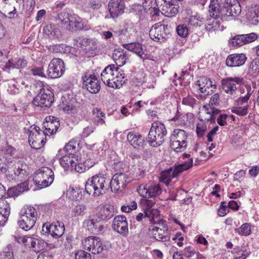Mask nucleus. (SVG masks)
Returning a JSON list of instances; mask_svg holds the SVG:
<instances>
[{
    "mask_svg": "<svg viewBox=\"0 0 259 259\" xmlns=\"http://www.w3.org/2000/svg\"><path fill=\"white\" fill-rule=\"evenodd\" d=\"M70 23V30L75 29V30L88 29V22L86 20H83L79 17L73 16L71 19Z\"/></svg>",
    "mask_w": 259,
    "mask_h": 259,
    "instance_id": "72a5a7b5",
    "label": "nucleus"
},
{
    "mask_svg": "<svg viewBox=\"0 0 259 259\" xmlns=\"http://www.w3.org/2000/svg\"><path fill=\"white\" fill-rule=\"evenodd\" d=\"M82 79L83 85L90 93L96 94L100 91V82L94 74L86 72L82 76Z\"/></svg>",
    "mask_w": 259,
    "mask_h": 259,
    "instance_id": "2eb2a0df",
    "label": "nucleus"
},
{
    "mask_svg": "<svg viewBox=\"0 0 259 259\" xmlns=\"http://www.w3.org/2000/svg\"><path fill=\"white\" fill-rule=\"evenodd\" d=\"M113 216V208L111 206L101 207L99 211L97 218L101 221H106Z\"/></svg>",
    "mask_w": 259,
    "mask_h": 259,
    "instance_id": "e433bc0d",
    "label": "nucleus"
},
{
    "mask_svg": "<svg viewBox=\"0 0 259 259\" xmlns=\"http://www.w3.org/2000/svg\"><path fill=\"white\" fill-rule=\"evenodd\" d=\"M49 178H54L53 171L49 167H42L35 172L33 177V182L38 184L41 179H48Z\"/></svg>",
    "mask_w": 259,
    "mask_h": 259,
    "instance_id": "c85d7f7f",
    "label": "nucleus"
},
{
    "mask_svg": "<svg viewBox=\"0 0 259 259\" xmlns=\"http://www.w3.org/2000/svg\"><path fill=\"white\" fill-rule=\"evenodd\" d=\"M4 1L0 0V9L5 15H7L10 18H14L16 10L15 6L12 5L10 2Z\"/></svg>",
    "mask_w": 259,
    "mask_h": 259,
    "instance_id": "2f4dec72",
    "label": "nucleus"
},
{
    "mask_svg": "<svg viewBox=\"0 0 259 259\" xmlns=\"http://www.w3.org/2000/svg\"><path fill=\"white\" fill-rule=\"evenodd\" d=\"M156 5L161 9V12L166 17H172L179 13V5L172 0H156Z\"/></svg>",
    "mask_w": 259,
    "mask_h": 259,
    "instance_id": "9d476101",
    "label": "nucleus"
},
{
    "mask_svg": "<svg viewBox=\"0 0 259 259\" xmlns=\"http://www.w3.org/2000/svg\"><path fill=\"white\" fill-rule=\"evenodd\" d=\"M27 64V61L24 58H17L15 60H9L5 66V69L7 71L11 68H24Z\"/></svg>",
    "mask_w": 259,
    "mask_h": 259,
    "instance_id": "f704fd0d",
    "label": "nucleus"
},
{
    "mask_svg": "<svg viewBox=\"0 0 259 259\" xmlns=\"http://www.w3.org/2000/svg\"><path fill=\"white\" fill-rule=\"evenodd\" d=\"M45 133L47 135H53L56 133L60 126V122L58 119L54 116H49L46 117V122L44 123Z\"/></svg>",
    "mask_w": 259,
    "mask_h": 259,
    "instance_id": "a878e982",
    "label": "nucleus"
},
{
    "mask_svg": "<svg viewBox=\"0 0 259 259\" xmlns=\"http://www.w3.org/2000/svg\"><path fill=\"white\" fill-rule=\"evenodd\" d=\"M10 205L6 200H0V227L4 226L10 214Z\"/></svg>",
    "mask_w": 259,
    "mask_h": 259,
    "instance_id": "cd10ccee",
    "label": "nucleus"
},
{
    "mask_svg": "<svg viewBox=\"0 0 259 259\" xmlns=\"http://www.w3.org/2000/svg\"><path fill=\"white\" fill-rule=\"evenodd\" d=\"M236 2H239L238 0H223L222 2V9H228L233 5L236 4Z\"/></svg>",
    "mask_w": 259,
    "mask_h": 259,
    "instance_id": "338daca9",
    "label": "nucleus"
},
{
    "mask_svg": "<svg viewBox=\"0 0 259 259\" xmlns=\"http://www.w3.org/2000/svg\"><path fill=\"white\" fill-rule=\"evenodd\" d=\"M259 13V7L255 6L254 8H252L248 10L246 14L247 19L251 21L253 24H255L258 22Z\"/></svg>",
    "mask_w": 259,
    "mask_h": 259,
    "instance_id": "a18cd8bd",
    "label": "nucleus"
},
{
    "mask_svg": "<svg viewBox=\"0 0 259 259\" xmlns=\"http://www.w3.org/2000/svg\"><path fill=\"white\" fill-rule=\"evenodd\" d=\"M167 130L165 125L161 121L154 122L148 133L147 142L153 147L161 145L165 141Z\"/></svg>",
    "mask_w": 259,
    "mask_h": 259,
    "instance_id": "7ed1b4c3",
    "label": "nucleus"
},
{
    "mask_svg": "<svg viewBox=\"0 0 259 259\" xmlns=\"http://www.w3.org/2000/svg\"><path fill=\"white\" fill-rule=\"evenodd\" d=\"M177 176L174 175V169L172 167L169 168L168 169L162 171L160 174V181L168 185L171 182V179L177 178Z\"/></svg>",
    "mask_w": 259,
    "mask_h": 259,
    "instance_id": "c03bdc74",
    "label": "nucleus"
},
{
    "mask_svg": "<svg viewBox=\"0 0 259 259\" xmlns=\"http://www.w3.org/2000/svg\"><path fill=\"white\" fill-rule=\"evenodd\" d=\"M206 130V125L201 123H198L196 126V133L198 137H202Z\"/></svg>",
    "mask_w": 259,
    "mask_h": 259,
    "instance_id": "680f3d73",
    "label": "nucleus"
},
{
    "mask_svg": "<svg viewBox=\"0 0 259 259\" xmlns=\"http://www.w3.org/2000/svg\"><path fill=\"white\" fill-rule=\"evenodd\" d=\"M28 133V141L31 148L39 149L45 145L47 135L45 131L40 130L38 126L33 125L29 128Z\"/></svg>",
    "mask_w": 259,
    "mask_h": 259,
    "instance_id": "423d86ee",
    "label": "nucleus"
},
{
    "mask_svg": "<svg viewBox=\"0 0 259 259\" xmlns=\"http://www.w3.org/2000/svg\"><path fill=\"white\" fill-rule=\"evenodd\" d=\"M82 244L85 249L94 254H99L104 250L107 249L106 246L103 245L100 239L95 236L86 238Z\"/></svg>",
    "mask_w": 259,
    "mask_h": 259,
    "instance_id": "9b49d317",
    "label": "nucleus"
},
{
    "mask_svg": "<svg viewBox=\"0 0 259 259\" xmlns=\"http://www.w3.org/2000/svg\"><path fill=\"white\" fill-rule=\"evenodd\" d=\"M182 103L193 109L197 105V100L192 96L188 95L182 99Z\"/></svg>",
    "mask_w": 259,
    "mask_h": 259,
    "instance_id": "603ef678",
    "label": "nucleus"
},
{
    "mask_svg": "<svg viewBox=\"0 0 259 259\" xmlns=\"http://www.w3.org/2000/svg\"><path fill=\"white\" fill-rule=\"evenodd\" d=\"M83 224L86 225L88 230L94 234H97L103 231L104 225L100 220H98L96 217H89L84 221Z\"/></svg>",
    "mask_w": 259,
    "mask_h": 259,
    "instance_id": "412c9836",
    "label": "nucleus"
},
{
    "mask_svg": "<svg viewBox=\"0 0 259 259\" xmlns=\"http://www.w3.org/2000/svg\"><path fill=\"white\" fill-rule=\"evenodd\" d=\"M74 159L75 157H74L73 155L68 154L60 158L59 161L61 166L65 169L70 168L71 170H72Z\"/></svg>",
    "mask_w": 259,
    "mask_h": 259,
    "instance_id": "a19ab883",
    "label": "nucleus"
},
{
    "mask_svg": "<svg viewBox=\"0 0 259 259\" xmlns=\"http://www.w3.org/2000/svg\"><path fill=\"white\" fill-rule=\"evenodd\" d=\"M184 255L188 259H201V254L193 246H188L184 250Z\"/></svg>",
    "mask_w": 259,
    "mask_h": 259,
    "instance_id": "37998d69",
    "label": "nucleus"
},
{
    "mask_svg": "<svg viewBox=\"0 0 259 259\" xmlns=\"http://www.w3.org/2000/svg\"><path fill=\"white\" fill-rule=\"evenodd\" d=\"M209 12L211 17H219L220 16V10L222 9V5L220 4L218 0H210Z\"/></svg>",
    "mask_w": 259,
    "mask_h": 259,
    "instance_id": "4c0bfd02",
    "label": "nucleus"
},
{
    "mask_svg": "<svg viewBox=\"0 0 259 259\" xmlns=\"http://www.w3.org/2000/svg\"><path fill=\"white\" fill-rule=\"evenodd\" d=\"M223 90L228 94L233 95L235 94L237 87L236 84H242L244 82L242 77H227L222 80Z\"/></svg>",
    "mask_w": 259,
    "mask_h": 259,
    "instance_id": "f3484780",
    "label": "nucleus"
},
{
    "mask_svg": "<svg viewBox=\"0 0 259 259\" xmlns=\"http://www.w3.org/2000/svg\"><path fill=\"white\" fill-rule=\"evenodd\" d=\"M243 34L234 36L230 41V43L234 47H239L246 44Z\"/></svg>",
    "mask_w": 259,
    "mask_h": 259,
    "instance_id": "09e8293b",
    "label": "nucleus"
},
{
    "mask_svg": "<svg viewBox=\"0 0 259 259\" xmlns=\"http://www.w3.org/2000/svg\"><path fill=\"white\" fill-rule=\"evenodd\" d=\"M12 163L14 175L17 177V181H22L29 174L28 165L22 160H15Z\"/></svg>",
    "mask_w": 259,
    "mask_h": 259,
    "instance_id": "6ab92c4d",
    "label": "nucleus"
},
{
    "mask_svg": "<svg viewBox=\"0 0 259 259\" xmlns=\"http://www.w3.org/2000/svg\"><path fill=\"white\" fill-rule=\"evenodd\" d=\"M246 60V55L243 53L232 54L227 57L226 64L229 67H240L244 64Z\"/></svg>",
    "mask_w": 259,
    "mask_h": 259,
    "instance_id": "5701e85b",
    "label": "nucleus"
},
{
    "mask_svg": "<svg viewBox=\"0 0 259 259\" xmlns=\"http://www.w3.org/2000/svg\"><path fill=\"white\" fill-rule=\"evenodd\" d=\"M235 5L231 6L228 9H221L220 10V19L223 20L224 19H227V17L232 16L236 17L238 16L241 12V8L239 2L235 1Z\"/></svg>",
    "mask_w": 259,
    "mask_h": 259,
    "instance_id": "bb28decb",
    "label": "nucleus"
},
{
    "mask_svg": "<svg viewBox=\"0 0 259 259\" xmlns=\"http://www.w3.org/2000/svg\"><path fill=\"white\" fill-rule=\"evenodd\" d=\"M30 72L34 75H38L41 77L45 76L42 67L34 66L31 69Z\"/></svg>",
    "mask_w": 259,
    "mask_h": 259,
    "instance_id": "e2e57ef3",
    "label": "nucleus"
},
{
    "mask_svg": "<svg viewBox=\"0 0 259 259\" xmlns=\"http://www.w3.org/2000/svg\"><path fill=\"white\" fill-rule=\"evenodd\" d=\"M73 169H74L76 172L79 173H82L87 169L84 163H76L75 161L73 165Z\"/></svg>",
    "mask_w": 259,
    "mask_h": 259,
    "instance_id": "052dcab7",
    "label": "nucleus"
},
{
    "mask_svg": "<svg viewBox=\"0 0 259 259\" xmlns=\"http://www.w3.org/2000/svg\"><path fill=\"white\" fill-rule=\"evenodd\" d=\"M44 35L50 38L57 37L60 34L59 30L55 25L49 24L46 25L43 29Z\"/></svg>",
    "mask_w": 259,
    "mask_h": 259,
    "instance_id": "58836bf2",
    "label": "nucleus"
},
{
    "mask_svg": "<svg viewBox=\"0 0 259 259\" xmlns=\"http://www.w3.org/2000/svg\"><path fill=\"white\" fill-rule=\"evenodd\" d=\"M112 58L118 66L121 67L126 63V57L123 50H114L112 54Z\"/></svg>",
    "mask_w": 259,
    "mask_h": 259,
    "instance_id": "79ce46f5",
    "label": "nucleus"
},
{
    "mask_svg": "<svg viewBox=\"0 0 259 259\" xmlns=\"http://www.w3.org/2000/svg\"><path fill=\"white\" fill-rule=\"evenodd\" d=\"M188 23L191 26L200 27L203 24V19L198 15L190 16L188 18Z\"/></svg>",
    "mask_w": 259,
    "mask_h": 259,
    "instance_id": "de8ad7c7",
    "label": "nucleus"
},
{
    "mask_svg": "<svg viewBox=\"0 0 259 259\" xmlns=\"http://www.w3.org/2000/svg\"><path fill=\"white\" fill-rule=\"evenodd\" d=\"M149 230L151 237L156 241L166 242L170 240V231L167 226H164L162 228H160L151 226Z\"/></svg>",
    "mask_w": 259,
    "mask_h": 259,
    "instance_id": "dca6fc26",
    "label": "nucleus"
},
{
    "mask_svg": "<svg viewBox=\"0 0 259 259\" xmlns=\"http://www.w3.org/2000/svg\"><path fill=\"white\" fill-rule=\"evenodd\" d=\"M123 47L125 49L136 54L143 61L150 59V55L144 53L142 44L139 42L123 44Z\"/></svg>",
    "mask_w": 259,
    "mask_h": 259,
    "instance_id": "393cba45",
    "label": "nucleus"
},
{
    "mask_svg": "<svg viewBox=\"0 0 259 259\" xmlns=\"http://www.w3.org/2000/svg\"><path fill=\"white\" fill-rule=\"evenodd\" d=\"M203 108L205 109L206 113L209 115V117L205 119V120L210 121L211 123L215 122V116L220 112V110L218 109H214L213 108H211V107L209 108V107L206 105L204 106Z\"/></svg>",
    "mask_w": 259,
    "mask_h": 259,
    "instance_id": "49530a36",
    "label": "nucleus"
},
{
    "mask_svg": "<svg viewBox=\"0 0 259 259\" xmlns=\"http://www.w3.org/2000/svg\"><path fill=\"white\" fill-rule=\"evenodd\" d=\"M228 117V115L226 114H221L219 115L217 118V122L221 126H225L227 124L225 119Z\"/></svg>",
    "mask_w": 259,
    "mask_h": 259,
    "instance_id": "774afa93",
    "label": "nucleus"
},
{
    "mask_svg": "<svg viewBox=\"0 0 259 259\" xmlns=\"http://www.w3.org/2000/svg\"><path fill=\"white\" fill-rule=\"evenodd\" d=\"M65 71V65L63 60L60 58H54L49 64L48 75L51 78H57L61 76Z\"/></svg>",
    "mask_w": 259,
    "mask_h": 259,
    "instance_id": "ddd939ff",
    "label": "nucleus"
},
{
    "mask_svg": "<svg viewBox=\"0 0 259 259\" xmlns=\"http://www.w3.org/2000/svg\"><path fill=\"white\" fill-rule=\"evenodd\" d=\"M176 30L178 34L182 37H186L188 35V28L185 24L178 25Z\"/></svg>",
    "mask_w": 259,
    "mask_h": 259,
    "instance_id": "6e6d98bb",
    "label": "nucleus"
},
{
    "mask_svg": "<svg viewBox=\"0 0 259 259\" xmlns=\"http://www.w3.org/2000/svg\"><path fill=\"white\" fill-rule=\"evenodd\" d=\"M188 134L180 128H176L170 138V146L176 152L184 151L187 147V140Z\"/></svg>",
    "mask_w": 259,
    "mask_h": 259,
    "instance_id": "39448f33",
    "label": "nucleus"
},
{
    "mask_svg": "<svg viewBox=\"0 0 259 259\" xmlns=\"http://www.w3.org/2000/svg\"><path fill=\"white\" fill-rule=\"evenodd\" d=\"M75 148H76V146L74 145L72 142H69L65 145V146L64 147L63 149L60 150L58 151V155L59 156V155H61V154H63V152H66L68 154H71V155H73L72 153H73V151L75 150Z\"/></svg>",
    "mask_w": 259,
    "mask_h": 259,
    "instance_id": "5fc2aeb1",
    "label": "nucleus"
},
{
    "mask_svg": "<svg viewBox=\"0 0 259 259\" xmlns=\"http://www.w3.org/2000/svg\"><path fill=\"white\" fill-rule=\"evenodd\" d=\"M74 255L75 259H91V254L82 250H77Z\"/></svg>",
    "mask_w": 259,
    "mask_h": 259,
    "instance_id": "4d7b16f0",
    "label": "nucleus"
},
{
    "mask_svg": "<svg viewBox=\"0 0 259 259\" xmlns=\"http://www.w3.org/2000/svg\"><path fill=\"white\" fill-rule=\"evenodd\" d=\"M130 182L128 176L124 173L115 174L111 180L110 179V189L112 192H117L124 189L126 184Z\"/></svg>",
    "mask_w": 259,
    "mask_h": 259,
    "instance_id": "4468645a",
    "label": "nucleus"
},
{
    "mask_svg": "<svg viewBox=\"0 0 259 259\" xmlns=\"http://www.w3.org/2000/svg\"><path fill=\"white\" fill-rule=\"evenodd\" d=\"M31 242V247L32 249L36 252H38L40 250L43 249V246L37 247V241H39L37 239L33 238H30Z\"/></svg>",
    "mask_w": 259,
    "mask_h": 259,
    "instance_id": "69168bd1",
    "label": "nucleus"
},
{
    "mask_svg": "<svg viewBox=\"0 0 259 259\" xmlns=\"http://www.w3.org/2000/svg\"><path fill=\"white\" fill-rule=\"evenodd\" d=\"M195 85L199 87V90L201 93L206 95L209 93L207 91L209 88L212 87V81L205 76L200 77V78L195 82Z\"/></svg>",
    "mask_w": 259,
    "mask_h": 259,
    "instance_id": "c756f323",
    "label": "nucleus"
},
{
    "mask_svg": "<svg viewBox=\"0 0 259 259\" xmlns=\"http://www.w3.org/2000/svg\"><path fill=\"white\" fill-rule=\"evenodd\" d=\"M236 233L242 236H248L251 234L250 226L248 223L243 224L240 227L235 229Z\"/></svg>",
    "mask_w": 259,
    "mask_h": 259,
    "instance_id": "8fccbe9b",
    "label": "nucleus"
},
{
    "mask_svg": "<svg viewBox=\"0 0 259 259\" xmlns=\"http://www.w3.org/2000/svg\"><path fill=\"white\" fill-rule=\"evenodd\" d=\"M54 178H49L48 179H41L40 182H39L38 184L36 183H34L39 188L42 189L46 187H47L49 185H50L53 182Z\"/></svg>",
    "mask_w": 259,
    "mask_h": 259,
    "instance_id": "13d9d810",
    "label": "nucleus"
},
{
    "mask_svg": "<svg viewBox=\"0 0 259 259\" xmlns=\"http://www.w3.org/2000/svg\"><path fill=\"white\" fill-rule=\"evenodd\" d=\"M28 190V185L26 183H22L17 186L9 189L7 195L9 197H17L22 192Z\"/></svg>",
    "mask_w": 259,
    "mask_h": 259,
    "instance_id": "c9c22d12",
    "label": "nucleus"
},
{
    "mask_svg": "<svg viewBox=\"0 0 259 259\" xmlns=\"http://www.w3.org/2000/svg\"><path fill=\"white\" fill-rule=\"evenodd\" d=\"M96 49L97 46L94 42L87 41L84 48L82 47V55L87 58L94 57L96 54Z\"/></svg>",
    "mask_w": 259,
    "mask_h": 259,
    "instance_id": "ea45409f",
    "label": "nucleus"
},
{
    "mask_svg": "<svg viewBox=\"0 0 259 259\" xmlns=\"http://www.w3.org/2000/svg\"><path fill=\"white\" fill-rule=\"evenodd\" d=\"M137 192L143 197L154 198L161 194L162 190L159 184H147L140 185L137 188Z\"/></svg>",
    "mask_w": 259,
    "mask_h": 259,
    "instance_id": "f8f14e48",
    "label": "nucleus"
},
{
    "mask_svg": "<svg viewBox=\"0 0 259 259\" xmlns=\"http://www.w3.org/2000/svg\"><path fill=\"white\" fill-rule=\"evenodd\" d=\"M193 158L189 159L187 161L180 164H175L174 166V176H179L184 171L188 170L193 166Z\"/></svg>",
    "mask_w": 259,
    "mask_h": 259,
    "instance_id": "473e14b6",
    "label": "nucleus"
},
{
    "mask_svg": "<svg viewBox=\"0 0 259 259\" xmlns=\"http://www.w3.org/2000/svg\"><path fill=\"white\" fill-rule=\"evenodd\" d=\"M253 92L250 87L247 88V93L244 96H240L235 101V106L233 107L231 111L239 116H245L248 112L249 105L248 102Z\"/></svg>",
    "mask_w": 259,
    "mask_h": 259,
    "instance_id": "0eeeda50",
    "label": "nucleus"
},
{
    "mask_svg": "<svg viewBox=\"0 0 259 259\" xmlns=\"http://www.w3.org/2000/svg\"><path fill=\"white\" fill-rule=\"evenodd\" d=\"M143 210L151 212V213L153 211L152 207L155 204V202L151 200L145 199L143 202Z\"/></svg>",
    "mask_w": 259,
    "mask_h": 259,
    "instance_id": "bf43d9fd",
    "label": "nucleus"
},
{
    "mask_svg": "<svg viewBox=\"0 0 259 259\" xmlns=\"http://www.w3.org/2000/svg\"><path fill=\"white\" fill-rule=\"evenodd\" d=\"M112 227L115 231L123 236L128 234V224L126 218L123 215H117L114 218Z\"/></svg>",
    "mask_w": 259,
    "mask_h": 259,
    "instance_id": "aec40b11",
    "label": "nucleus"
},
{
    "mask_svg": "<svg viewBox=\"0 0 259 259\" xmlns=\"http://www.w3.org/2000/svg\"><path fill=\"white\" fill-rule=\"evenodd\" d=\"M243 36L245 37L244 40L246 42V44L253 42L254 40H255L258 37L256 33L254 32H252L249 34H243Z\"/></svg>",
    "mask_w": 259,
    "mask_h": 259,
    "instance_id": "0e129e2a",
    "label": "nucleus"
},
{
    "mask_svg": "<svg viewBox=\"0 0 259 259\" xmlns=\"http://www.w3.org/2000/svg\"><path fill=\"white\" fill-rule=\"evenodd\" d=\"M37 216V211L33 207H27V209L21 214L18 224L22 229L28 231L34 226Z\"/></svg>",
    "mask_w": 259,
    "mask_h": 259,
    "instance_id": "6e6552de",
    "label": "nucleus"
},
{
    "mask_svg": "<svg viewBox=\"0 0 259 259\" xmlns=\"http://www.w3.org/2000/svg\"><path fill=\"white\" fill-rule=\"evenodd\" d=\"M127 139L131 145L138 150H143L146 143L144 138L139 133L131 132L127 135Z\"/></svg>",
    "mask_w": 259,
    "mask_h": 259,
    "instance_id": "4be33fe9",
    "label": "nucleus"
},
{
    "mask_svg": "<svg viewBox=\"0 0 259 259\" xmlns=\"http://www.w3.org/2000/svg\"><path fill=\"white\" fill-rule=\"evenodd\" d=\"M65 230L64 225L63 223L57 222L51 224H45L42 228V231L44 234H50L52 237L58 238L61 237Z\"/></svg>",
    "mask_w": 259,
    "mask_h": 259,
    "instance_id": "a211bd4d",
    "label": "nucleus"
},
{
    "mask_svg": "<svg viewBox=\"0 0 259 259\" xmlns=\"http://www.w3.org/2000/svg\"><path fill=\"white\" fill-rule=\"evenodd\" d=\"M54 101L53 93L48 89L41 88L35 96L32 104L38 107H50Z\"/></svg>",
    "mask_w": 259,
    "mask_h": 259,
    "instance_id": "1a4fd4ad",
    "label": "nucleus"
},
{
    "mask_svg": "<svg viewBox=\"0 0 259 259\" xmlns=\"http://www.w3.org/2000/svg\"><path fill=\"white\" fill-rule=\"evenodd\" d=\"M125 74L114 64L106 66L101 74L105 84L112 88L119 89L125 83Z\"/></svg>",
    "mask_w": 259,
    "mask_h": 259,
    "instance_id": "f257e3e1",
    "label": "nucleus"
},
{
    "mask_svg": "<svg viewBox=\"0 0 259 259\" xmlns=\"http://www.w3.org/2000/svg\"><path fill=\"white\" fill-rule=\"evenodd\" d=\"M214 19L211 22V20L208 21L207 25L206 26V29L208 31H214L217 28H219L220 24V21L218 20L220 17H213Z\"/></svg>",
    "mask_w": 259,
    "mask_h": 259,
    "instance_id": "864d4df0",
    "label": "nucleus"
},
{
    "mask_svg": "<svg viewBox=\"0 0 259 259\" xmlns=\"http://www.w3.org/2000/svg\"><path fill=\"white\" fill-rule=\"evenodd\" d=\"M110 189V178L105 175L99 174L92 177L85 182L87 194L99 196L105 194Z\"/></svg>",
    "mask_w": 259,
    "mask_h": 259,
    "instance_id": "f03ea898",
    "label": "nucleus"
},
{
    "mask_svg": "<svg viewBox=\"0 0 259 259\" xmlns=\"http://www.w3.org/2000/svg\"><path fill=\"white\" fill-rule=\"evenodd\" d=\"M124 5L122 0H110L108 4V10L111 17L117 18L124 12Z\"/></svg>",
    "mask_w": 259,
    "mask_h": 259,
    "instance_id": "b1692460",
    "label": "nucleus"
},
{
    "mask_svg": "<svg viewBox=\"0 0 259 259\" xmlns=\"http://www.w3.org/2000/svg\"><path fill=\"white\" fill-rule=\"evenodd\" d=\"M72 16H70L69 14L63 11L58 14L56 17V21L58 24H60L62 27H64L67 30H70V23H71V19H72Z\"/></svg>",
    "mask_w": 259,
    "mask_h": 259,
    "instance_id": "7c9ffc66",
    "label": "nucleus"
},
{
    "mask_svg": "<svg viewBox=\"0 0 259 259\" xmlns=\"http://www.w3.org/2000/svg\"><path fill=\"white\" fill-rule=\"evenodd\" d=\"M149 36L155 41L164 42L171 36L170 27L162 22L155 23L149 30Z\"/></svg>",
    "mask_w": 259,
    "mask_h": 259,
    "instance_id": "20e7f679",
    "label": "nucleus"
},
{
    "mask_svg": "<svg viewBox=\"0 0 259 259\" xmlns=\"http://www.w3.org/2000/svg\"><path fill=\"white\" fill-rule=\"evenodd\" d=\"M86 211L87 206L82 204L77 205L72 209V212L75 217L83 216Z\"/></svg>",
    "mask_w": 259,
    "mask_h": 259,
    "instance_id": "3c124183",
    "label": "nucleus"
}]
</instances>
